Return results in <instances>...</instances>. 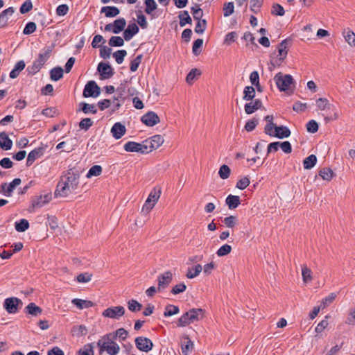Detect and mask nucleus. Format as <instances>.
I'll use <instances>...</instances> for the list:
<instances>
[{
    "mask_svg": "<svg viewBox=\"0 0 355 355\" xmlns=\"http://www.w3.org/2000/svg\"><path fill=\"white\" fill-rule=\"evenodd\" d=\"M68 191L76 190L79 184V178L80 174L84 171V168L78 163L76 166L71 167L68 166Z\"/></svg>",
    "mask_w": 355,
    "mask_h": 355,
    "instance_id": "f257e3e1",
    "label": "nucleus"
},
{
    "mask_svg": "<svg viewBox=\"0 0 355 355\" xmlns=\"http://www.w3.org/2000/svg\"><path fill=\"white\" fill-rule=\"evenodd\" d=\"M274 80L277 89H291V87L295 88L296 87L295 81L290 74H284L279 72L275 76Z\"/></svg>",
    "mask_w": 355,
    "mask_h": 355,
    "instance_id": "f03ea898",
    "label": "nucleus"
},
{
    "mask_svg": "<svg viewBox=\"0 0 355 355\" xmlns=\"http://www.w3.org/2000/svg\"><path fill=\"white\" fill-rule=\"evenodd\" d=\"M97 347L100 355H102L104 352H107L110 355H116L120 350L119 345L116 343L110 342L108 345L107 342H103L102 340H98Z\"/></svg>",
    "mask_w": 355,
    "mask_h": 355,
    "instance_id": "7ed1b4c3",
    "label": "nucleus"
},
{
    "mask_svg": "<svg viewBox=\"0 0 355 355\" xmlns=\"http://www.w3.org/2000/svg\"><path fill=\"white\" fill-rule=\"evenodd\" d=\"M125 26L126 20L124 18L121 17L115 19L112 23L106 24L105 26V31L114 34H119L124 31Z\"/></svg>",
    "mask_w": 355,
    "mask_h": 355,
    "instance_id": "20e7f679",
    "label": "nucleus"
},
{
    "mask_svg": "<svg viewBox=\"0 0 355 355\" xmlns=\"http://www.w3.org/2000/svg\"><path fill=\"white\" fill-rule=\"evenodd\" d=\"M291 134V132L287 126L284 125H277L276 124L273 130H270V133H267L266 135L279 139H283L289 137Z\"/></svg>",
    "mask_w": 355,
    "mask_h": 355,
    "instance_id": "39448f33",
    "label": "nucleus"
},
{
    "mask_svg": "<svg viewBox=\"0 0 355 355\" xmlns=\"http://www.w3.org/2000/svg\"><path fill=\"white\" fill-rule=\"evenodd\" d=\"M136 347L141 352H148L154 347V344L153 341L147 338L144 336L137 337L135 340Z\"/></svg>",
    "mask_w": 355,
    "mask_h": 355,
    "instance_id": "423d86ee",
    "label": "nucleus"
},
{
    "mask_svg": "<svg viewBox=\"0 0 355 355\" xmlns=\"http://www.w3.org/2000/svg\"><path fill=\"white\" fill-rule=\"evenodd\" d=\"M19 305L22 306V301L15 297L6 298L3 302V308L8 313H16Z\"/></svg>",
    "mask_w": 355,
    "mask_h": 355,
    "instance_id": "0eeeda50",
    "label": "nucleus"
},
{
    "mask_svg": "<svg viewBox=\"0 0 355 355\" xmlns=\"http://www.w3.org/2000/svg\"><path fill=\"white\" fill-rule=\"evenodd\" d=\"M97 71L101 80L109 79L113 76L114 71L111 65L107 62H101L97 66Z\"/></svg>",
    "mask_w": 355,
    "mask_h": 355,
    "instance_id": "6e6552de",
    "label": "nucleus"
},
{
    "mask_svg": "<svg viewBox=\"0 0 355 355\" xmlns=\"http://www.w3.org/2000/svg\"><path fill=\"white\" fill-rule=\"evenodd\" d=\"M173 280V274L168 270L158 275L157 281L158 284L157 291L161 292L166 288Z\"/></svg>",
    "mask_w": 355,
    "mask_h": 355,
    "instance_id": "1a4fd4ad",
    "label": "nucleus"
},
{
    "mask_svg": "<svg viewBox=\"0 0 355 355\" xmlns=\"http://www.w3.org/2000/svg\"><path fill=\"white\" fill-rule=\"evenodd\" d=\"M125 309L122 306H111L103 311V315L106 318L119 319L125 314Z\"/></svg>",
    "mask_w": 355,
    "mask_h": 355,
    "instance_id": "9d476101",
    "label": "nucleus"
},
{
    "mask_svg": "<svg viewBox=\"0 0 355 355\" xmlns=\"http://www.w3.org/2000/svg\"><path fill=\"white\" fill-rule=\"evenodd\" d=\"M140 120L142 123L148 127H153L160 122L159 116L153 111L147 112Z\"/></svg>",
    "mask_w": 355,
    "mask_h": 355,
    "instance_id": "9b49d317",
    "label": "nucleus"
},
{
    "mask_svg": "<svg viewBox=\"0 0 355 355\" xmlns=\"http://www.w3.org/2000/svg\"><path fill=\"white\" fill-rule=\"evenodd\" d=\"M52 199L51 193L36 196L31 200V208L33 210L41 208L48 204Z\"/></svg>",
    "mask_w": 355,
    "mask_h": 355,
    "instance_id": "f8f14e48",
    "label": "nucleus"
},
{
    "mask_svg": "<svg viewBox=\"0 0 355 355\" xmlns=\"http://www.w3.org/2000/svg\"><path fill=\"white\" fill-rule=\"evenodd\" d=\"M21 182L20 178H15L9 184L6 182L2 183L0 186V193L8 197L11 196L15 187L19 185Z\"/></svg>",
    "mask_w": 355,
    "mask_h": 355,
    "instance_id": "ddd939ff",
    "label": "nucleus"
},
{
    "mask_svg": "<svg viewBox=\"0 0 355 355\" xmlns=\"http://www.w3.org/2000/svg\"><path fill=\"white\" fill-rule=\"evenodd\" d=\"M139 32V26L135 22H130L126 28H124L123 37L125 41H130Z\"/></svg>",
    "mask_w": 355,
    "mask_h": 355,
    "instance_id": "4468645a",
    "label": "nucleus"
},
{
    "mask_svg": "<svg viewBox=\"0 0 355 355\" xmlns=\"http://www.w3.org/2000/svg\"><path fill=\"white\" fill-rule=\"evenodd\" d=\"M53 48V46L51 45L42 49L38 55V58L35 61H36L39 64L43 66L50 58Z\"/></svg>",
    "mask_w": 355,
    "mask_h": 355,
    "instance_id": "2eb2a0df",
    "label": "nucleus"
},
{
    "mask_svg": "<svg viewBox=\"0 0 355 355\" xmlns=\"http://www.w3.org/2000/svg\"><path fill=\"white\" fill-rule=\"evenodd\" d=\"M44 151V148L43 147L35 148L31 150L28 155L26 166H31L37 158L43 155Z\"/></svg>",
    "mask_w": 355,
    "mask_h": 355,
    "instance_id": "dca6fc26",
    "label": "nucleus"
},
{
    "mask_svg": "<svg viewBox=\"0 0 355 355\" xmlns=\"http://www.w3.org/2000/svg\"><path fill=\"white\" fill-rule=\"evenodd\" d=\"M126 132L125 126L121 122L115 123L111 128L112 137L116 139H121Z\"/></svg>",
    "mask_w": 355,
    "mask_h": 355,
    "instance_id": "f3484780",
    "label": "nucleus"
},
{
    "mask_svg": "<svg viewBox=\"0 0 355 355\" xmlns=\"http://www.w3.org/2000/svg\"><path fill=\"white\" fill-rule=\"evenodd\" d=\"M106 94H112L117 92L116 101L123 103L129 96H133L135 90H105Z\"/></svg>",
    "mask_w": 355,
    "mask_h": 355,
    "instance_id": "a211bd4d",
    "label": "nucleus"
},
{
    "mask_svg": "<svg viewBox=\"0 0 355 355\" xmlns=\"http://www.w3.org/2000/svg\"><path fill=\"white\" fill-rule=\"evenodd\" d=\"M67 189V177L65 175L61 176L60 180L57 184L56 189L54 192L55 198L60 196H65Z\"/></svg>",
    "mask_w": 355,
    "mask_h": 355,
    "instance_id": "6ab92c4d",
    "label": "nucleus"
},
{
    "mask_svg": "<svg viewBox=\"0 0 355 355\" xmlns=\"http://www.w3.org/2000/svg\"><path fill=\"white\" fill-rule=\"evenodd\" d=\"M241 200L239 196L230 194L225 199V205L230 210L236 209L241 205Z\"/></svg>",
    "mask_w": 355,
    "mask_h": 355,
    "instance_id": "aec40b11",
    "label": "nucleus"
},
{
    "mask_svg": "<svg viewBox=\"0 0 355 355\" xmlns=\"http://www.w3.org/2000/svg\"><path fill=\"white\" fill-rule=\"evenodd\" d=\"M97 108L95 105L94 104H89L85 102H80L78 104V108L77 109L76 112H83L84 114H96L97 113Z\"/></svg>",
    "mask_w": 355,
    "mask_h": 355,
    "instance_id": "412c9836",
    "label": "nucleus"
},
{
    "mask_svg": "<svg viewBox=\"0 0 355 355\" xmlns=\"http://www.w3.org/2000/svg\"><path fill=\"white\" fill-rule=\"evenodd\" d=\"M205 312V311L201 308H193L187 311L192 322H197L202 319Z\"/></svg>",
    "mask_w": 355,
    "mask_h": 355,
    "instance_id": "4be33fe9",
    "label": "nucleus"
},
{
    "mask_svg": "<svg viewBox=\"0 0 355 355\" xmlns=\"http://www.w3.org/2000/svg\"><path fill=\"white\" fill-rule=\"evenodd\" d=\"M12 146V141L9 138L5 132H0V148L4 150L11 149Z\"/></svg>",
    "mask_w": 355,
    "mask_h": 355,
    "instance_id": "5701e85b",
    "label": "nucleus"
},
{
    "mask_svg": "<svg viewBox=\"0 0 355 355\" xmlns=\"http://www.w3.org/2000/svg\"><path fill=\"white\" fill-rule=\"evenodd\" d=\"M101 13H104L106 17L112 18L116 17L120 13V10L116 6H103L101 10Z\"/></svg>",
    "mask_w": 355,
    "mask_h": 355,
    "instance_id": "b1692460",
    "label": "nucleus"
},
{
    "mask_svg": "<svg viewBox=\"0 0 355 355\" xmlns=\"http://www.w3.org/2000/svg\"><path fill=\"white\" fill-rule=\"evenodd\" d=\"M182 338L184 341L181 344L182 353L183 355H188L193 347V343L187 334H184Z\"/></svg>",
    "mask_w": 355,
    "mask_h": 355,
    "instance_id": "393cba45",
    "label": "nucleus"
},
{
    "mask_svg": "<svg viewBox=\"0 0 355 355\" xmlns=\"http://www.w3.org/2000/svg\"><path fill=\"white\" fill-rule=\"evenodd\" d=\"M288 51L278 50V55L276 59L274 60L272 55H270V64L273 67L280 66L282 62L286 58Z\"/></svg>",
    "mask_w": 355,
    "mask_h": 355,
    "instance_id": "a878e982",
    "label": "nucleus"
},
{
    "mask_svg": "<svg viewBox=\"0 0 355 355\" xmlns=\"http://www.w3.org/2000/svg\"><path fill=\"white\" fill-rule=\"evenodd\" d=\"M14 13V9L12 7H10L5 10H3L0 14V28H3L6 26L8 19L10 16Z\"/></svg>",
    "mask_w": 355,
    "mask_h": 355,
    "instance_id": "bb28decb",
    "label": "nucleus"
},
{
    "mask_svg": "<svg viewBox=\"0 0 355 355\" xmlns=\"http://www.w3.org/2000/svg\"><path fill=\"white\" fill-rule=\"evenodd\" d=\"M149 143L150 147V150H155L158 148L163 143H164V138L160 135H155L153 137H150L149 139Z\"/></svg>",
    "mask_w": 355,
    "mask_h": 355,
    "instance_id": "cd10ccee",
    "label": "nucleus"
},
{
    "mask_svg": "<svg viewBox=\"0 0 355 355\" xmlns=\"http://www.w3.org/2000/svg\"><path fill=\"white\" fill-rule=\"evenodd\" d=\"M73 336L80 337L87 334V328L85 324L74 325L71 329Z\"/></svg>",
    "mask_w": 355,
    "mask_h": 355,
    "instance_id": "c85d7f7f",
    "label": "nucleus"
},
{
    "mask_svg": "<svg viewBox=\"0 0 355 355\" xmlns=\"http://www.w3.org/2000/svg\"><path fill=\"white\" fill-rule=\"evenodd\" d=\"M318 175L324 180L331 181L336 173L329 167L322 168L318 171Z\"/></svg>",
    "mask_w": 355,
    "mask_h": 355,
    "instance_id": "c756f323",
    "label": "nucleus"
},
{
    "mask_svg": "<svg viewBox=\"0 0 355 355\" xmlns=\"http://www.w3.org/2000/svg\"><path fill=\"white\" fill-rule=\"evenodd\" d=\"M317 161H318V159L315 155L311 154V155H309L303 160L304 168L305 170H310V169L313 168L317 164Z\"/></svg>",
    "mask_w": 355,
    "mask_h": 355,
    "instance_id": "7c9ffc66",
    "label": "nucleus"
},
{
    "mask_svg": "<svg viewBox=\"0 0 355 355\" xmlns=\"http://www.w3.org/2000/svg\"><path fill=\"white\" fill-rule=\"evenodd\" d=\"M178 17L180 19L179 24L181 27H184L186 24H192V19L187 10H182L180 12Z\"/></svg>",
    "mask_w": 355,
    "mask_h": 355,
    "instance_id": "2f4dec72",
    "label": "nucleus"
},
{
    "mask_svg": "<svg viewBox=\"0 0 355 355\" xmlns=\"http://www.w3.org/2000/svg\"><path fill=\"white\" fill-rule=\"evenodd\" d=\"M26 313L33 316H37L40 315L42 312V309L37 306L35 303L31 302L28 304V306L25 308Z\"/></svg>",
    "mask_w": 355,
    "mask_h": 355,
    "instance_id": "473e14b6",
    "label": "nucleus"
},
{
    "mask_svg": "<svg viewBox=\"0 0 355 355\" xmlns=\"http://www.w3.org/2000/svg\"><path fill=\"white\" fill-rule=\"evenodd\" d=\"M25 62L23 60H20L16 63L13 69L10 73V77L11 78H17L19 73L24 69L25 68Z\"/></svg>",
    "mask_w": 355,
    "mask_h": 355,
    "instance_id": "72a5a7b5",
    "label": "nucleus"
},
{
    "mask_svg": "<svg viewBox=\"0 0 355 355\" xmlns=\"http://www.w3.org/2000/svg\"><path fill=\"white\" fill-rule=\"evenodd\" d=\"M139 146L140 143L129 141L124 144L123 149L126 152L139 153Z\"/></svg>",
    "mask_w": 355,
    "mask_h": 355,
    "instance_id": "f704fd0d",
    "label": "nucleus"
},
{
    "mask_svg": "<svg viewBox=\"0 0 355 355\" xmlns=\"http://www.w3.org/2000/svg\"><path fill=\"white\" fill-rule=\"evenodd\" d=\"M180 309L178 306L173 304H167L165 306L164 311V316L166 318L176 315L179 313Z\"/></svg>",
    "mask_w": 355,
    "mask_h": 355,
    "instance_id": "c9c22d12",
    "label": "nucleus"
},
{
    "mask_svg": "<svg viewBox=\"0 0 355 355\" xmlns=\"http://www.w3.org/2000/svg\"><path fill=\"white\" fill-rule=\"evenodd\" d=\"M202 269V268L200 264H197L194 267L189 268L186 277L188 279H193L200 273Z\"/></svg>",
    "mask_w": 355,
    "mask_h": 355,
    "instance_id": "e433bc0d",
    "label": "nucleus"
},
{
    "mask_svg": "<svg viewBox=\"0 0 355 355\" xmlns=\"http://www.w3.org/2000/svg\"><path fill=\"white\" fill-rule=\"evenodd\" d=\"M161 195V189L154 188L150 193L146 202L154 203L155 205L156 202L159 200Z\"/></svg>",
    "mask_w": 355,
    "mask_h": 355,
    "instance_id": "4c0bfd02",
    "label": "nucleus"
},
{
    "mask_svg": "<svg viewBox=\"0 0 355 355\" xmlns=\"http://www.w3.org/2000/svg\"><path fill=\"white\" fill-rule=\"evenodd\" d=\"M343 36L345 41L352 46H355V34L349 28L344 30Z\"/></svg>",
    "mask_w": 355,
    "mask_h": 355,
    "instance_id": "58836bf2",
    "label": "nucleus"
},
{
    "mask_svg": "<svg viewBox=\"0 0 355 355\" xmlns=\"http://www.w3.org/2000/svg\"><path fill=\"white\" fill-rule=\"evenodd\" d=\"M124 41L125 40L123 37L112 36L108 41V44L111 47H121L124 45Z\"/></svg>",
    "mask_w": 355,
    "mask_h": 355,
    "instance_id": "ea45409f",
    "label": "nucleus"
},
{
    "mask_svg": "<svg viewBox=\"0 0 355 355\" xmlns=\"http://www.w3.org/2000/svg\"><path fill=\"white\" fill-rule=\"evenodd\" d=\"M177 326L178 327H184L186 326L189 325L191 323H193L191 321L190 316L187 311H186L176 322Z\"/></svg>",
    "mask_w": 355,
    "mask_h": 355,
    "instance_id": "a19ab883",
    "label": "nucleus"
},
{
    "mask_svg": "<svg viewBox=\"0 0 355 355\" xmlns=\"http://www.w3.org/2000/svg\"><path fill=\"white\" fill-rule=\"evenodd\" d=\"M15 227L18 232H24L29 228V223L26 219L22 218L15 222Z\"/></svg>",
    "mask_w": 355,
    "mask_h": 355,
    "instance_id": "79ce46f5",
    "label": "nucleus"
},
{
    "mask_svg": "<svg viewBox=\"0 0 355 355\" xmlns=\"http://www.w3.org/2000/svg\"><path fill=\"white\" fill-rule=\"evenodd\" d=\"M103 171V168L100 165H93L88 171L86 174V177L87 178H91L92 177L99 176Z\"/></svg>",
    "mask_w": 355,
    "mask_h": 355,
    "instance_id": "37998d69",
    "label": "nucleus"
},
{
    "mask_svg": "<svg viewBox=\"0 0 355 355\" xmlns=\"http://www.w3.org/2000/svg\"><path fill=\"white\" fill-rule=\"evenodd\" d=\"M94 343L85 345L78 352V355H94Z\"/></svg>",
    "mask_w": 355,
    "mask_h": 355,
    "instance_id": "c03bdc74",
    "label": "nucleus"
},
{
    "mask_svg": "<svg viewBox=\"0 0 355 355\" xmlns=\"http://www.w3.org/2000/svg\"><path fill=\"white\" fill-rule=\"evenodd\" d=\"M144 5V11L147 15H152L153 12L157 8V4L155 0H145Z\"/></svg>",
    "mask_w": 355,
    "mask_h": 355,
    "instance_id": "a18cd8bd",
    "label": "nucleus"
},
{
    "mask_svg": "<svg viewBox=\"0 0 355 355\" xmlns=\"http://www.w3.org/2000/svg\"><path fill=\"white\" fill-rule=\"evenodd\" d=\"M142 307L143 305L136 300L131 299L128 302V308L130 311L133 313L141 311Z\"/></svg>",
    "mask_w": 355,
    "mask_h": 355,
    "instance_id": "49530a36",
    "label": "nucleus"
},
{
    "mask_svg": "<svg viewBox=\"0 0 355 355\" xmlns=\"http://www.w3.org/2000/svg\"><path fill=\"white\" fill-rule=\"evenodd\" d=\"M94 124L91 118H83L78 123L80 130L87 131Z\"/></svg>",
    "mask_w": 355,
    "mask_h": 355,
    "instance_id": "de8ad7c7",
    "label": "nucleus"
},
{
    "mask_svg": "<svg viewBox=\"0 0 355 355\" xmlns=\"http://www.w3.org/2000/svg\"><path fill=\"white\" fill-rule=\"evenodd\" d=\"M191 12L193 15V17L194 20L199 21H201L202 19V17L203 16V11L200 8L199 5H196L195 6H193L191 8Z\"/></svg>",
    "mask_w": 355,
    "mask_h": 355,
    "instance_id": "09e8293b",
    "label": "nucleus"
},
{
    "mask_svg": "<svg viewBox=\"0 0 355 355\" xmlns=\"http://www.w3.org/2000/svg\"><path fill=\"white\" fill-rule=\"evenodd\" d=\"M222 222L229 228H233L238 223V218L236 216H230L223 219Z\"/></svg>",
    "mask_w": 355,
    "mask_h": 355,
    "instance_id": "8fccbe9b",
    "label": "nucleus"
},
{
    "mask_svg": "<svg viewBox=\"0 0 355 355\" xmlns=\"http://www.w3.org/2000/svg\"><path fill=\"white\" fill-rule=\"evenodd\" d=\"M273 119L272 115H266L264 117V120L267 122L264 128L265 134L270 133V131L272 130L275 126L276 123L273 122Z\"/></svg>",
    "mask_w": 355,
    "mask_h": 355,
    "instance_id": "3c124183",
    "label": "nucleus"
},
{
    "mask_svg": "<svg viewBox=\"0 0 355 355\" xmlns=\"http://www.w3.org/2000/svg\"><path fill=\"white\" fill-rule=\"evenodd\" d=\"M230 174L231 169L227 165L223 164L222 166H220L218 171V175L221 179H227L230 177Z\"/></svg>",
    "mask_w": 355,
    "mask_h": 355,
    "instance_id": "603ef678",
    "label": "nucleus"
},
{
    "mask_svg": "<svg viewBox=\"0 0 355 355\" xmlns=\"http://www.w3.org/2000/svg\"><path fill=\"white\" fill-rule=\"evenodd\" d=\"M117 64H120L123 63L125 57L127 55V51L125 49H121L115 51L112 54Z\"/></svg>",
    "mask_w": 355,
    "mask_h": 355,
    "instance_id": "864d4df0",
    "label": "nucleus"
},
{
    "mask_svg": "<svg viewBox=\"0 0 355 355\" xmlns=\"http://www.w3.org/2000/svg\"><path fill=\"white\" fill-rule=\"evenodd\" d=\"M306 128L308 132L314 134L318 131L319 124L315 120L311 119L306 124Z\"/></svg>",
    "mask_w": 355,
    "mask_h": 355,
    "instance_id": "5fc2aeb1",
    "label": "nucleus"
},
{
    "mask_svg": "<svg viewBox=\"0 0 355 355\" xmlns=\"http://www.w3.org/2000/svg\"><path fill=\"white\" fill-rule=\"evenodd\" d=\"M203 40L198 38L193 42L192 52L195 55H198L202 51Z\"/></svg>",
    "mask_w": 355,
    "mask_h": 355,
    "instance_id": "6e6d98bb",
    "label": "nucleus"
},
{
    "mask_svg": "<svg viewBox=\"0 0 355 355\" xmlns=\"http://www.w3.org/2000/svg\"><path fill=\"white\" fill-rule=\"evenodd\" d=\"M258 124L259 119L253 117L252 119H250L248 121H246L245 125L244 126V129L247 132H252L256 128Z\"/></svg>",
    "mask_w": 355,
    "mask_h": 355,
    "instance_id": "4d7b16f0",
    "label": "nucleus"
},
{
    "mask_svg": "<svg viewBox=\"0 0 355 355\" xmlns=\"http://www.w3.org/2000/svg\"><path fill=\"white\" fill-rule=\"evenodd\" d=\"M137 24L142 29H146L148 28V22L146 16L142 13L141 10L137 11Z\"/></svg>",
    "mask_w": 355,
    "mask_h": 355,
    "instance_id": "13d9d810",
    "label": "nucleus"
},
{
    "mask_svg": "<svg viewBox=\"0 0 355 355\" xmlns=\"http://www.w3.org/2000/svg\"><path fill=\"white\" fill-rule=\"evenodd\" d=\"M232 250V248L231 245L226 243L223 245L218 249V250L216 251V254L219 257H225L229 254L231 252Z\"/></svg>",
    "mask_w": 355,
    "mask_h": 355,
    "instance_id": "bf43d9fd",
    "label": "nucleus"
},
{
    "mask_svg": "<svg viewBox=\"0 0 355 355\" xmlns=\"http://www.w3.org/2000/svg\"><path fill=\"white\" fill-rule=\"evenodd\" d=\"M63 72L61 67H55L51 70V78L53 80H58L63 76Z\"/></svg>",
    "mask_w": 355,
    "mask_h": 355,
    "instance_id": "052dcab7",
    "label": "nucleus"
},
{
    "mask_svg": "<svg viewBox=\"0 0 355 355\" xmlns=\"http://www.w3.org/2000/svg\"><path fill=\"white\" fill-rule=\"evenodd\" d=\"M142 58H143V55L140 54V55H138L132 60H131L130 64V70L132 72H135L137 70L139 64H141Z\"/></svg>",
    "mask_w": 355,
    "mask_h": 355,
    "instance_id": "680f3d73",
    "label": "nucleus"
},
{
    "mask_svg": "<svg viewBox=\"0 0 355 355\" xmlns=\"http://www.w3.org/2000/svg\"><path fill=\"white\" fill-rule=\"evenodd\" d=\"M207 26V20L203 19L201 21H197L195 27V32L198 34H202L206 30Z\"/></svg>",
    "mask_w": 355,
    "mask_h": 355,
    "instance_id": "e2e57ef3",
    "label": "nucleus"
},
{
    "mask_svg": "<svg viewBox=\"0 0 355 355\" xmlns=\"http://www.w3.org/2000/svg\"><path fill=\"white\" fill-rule=\"evenodd\" d=\"M99 48H100L99 54H100L101 58H102L105 60L109 59L110 58V55L112 53V49L107 46H103V45H101V46Z\"/></svg>",
    "mask_w": 355,
    "mask_h": 355,
    "instance_id": "0e129e2a",
    "label": "nucleus"
},
{
    "mask_svg": "<svg viewBox=\"0 0 355 355\" xmlns=\"http://www.w3.org/2000/svg\"><path fill=\"white\" fill-rule=\"evenodd\" d=\"M263 0H250V10L255 14L260 11V8L263 4Z\"/></svg>",
    "mask_w": 355,
    "mask_h": 355,
    "instance_id": "69168bd1",
    "label": "nucleus"
},
{
    "mask_svg": "<svg viewBox=\"0 0 355 355\" xmlns=\"http://www.w3.org/2000/svg\"><path fill=\"white\" fill-rule=\"evenodd\" d=\"M114 335L112 338L114 339H116L119 337L121 340L124 341L126 340L128 332L124 328H119L115 332H114Z\"/></svg>",
    "mask_w": 355,
    "mask_h": 355,
    "instance_id": "338daca9",
    "label": "nucleus"
},
{
    "mask_svg": "<svg viewBox=\"0 0 355 355\" xmlns=\"http://www.w3.org/2000/svg\"><path fill=\"white\" fill-rule=\"evenodd\" d=\"M187 289V286L184 282H181L178 284L174 286L171 290V293L173 295H178L180 293H184Z\"/></svg>",
    "mask_w": 355,
    "mask_h": 355,
    "instance_id": "774afa93",
    "label": "nucleus"
}]
</instances>
